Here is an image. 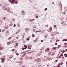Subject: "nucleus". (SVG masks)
<instances>
[{
  "label": "nucleus",
  "mask_w": 67,
  "mask_h": 67,
  "mask_svg": "<svg viewBox=\"0 0 67 67\" xmlns=\"http://www.w3.org/2000/svg\"><path fill=\"white\" fill-rule=\"evenodd\" d=\"M5 56L4 55L3 56V57H2L1 58V60H2V63H4V60H5Z\"/></svg>",
  "instance_id": "1"
},
{
  "label": "nucleus",
  "mask_w": 67,
  "mask_h": 67,
  "mask_svg": "<svg viewBox=\"0 0 67 67\" xmlns=\"http://www.w3.org/2000/svg\"><path fill=\"white\" fill-rule=\"evenodd\" d=\"M40 60V59L39 58H38V59H36L35 60V61H36V60H37V62L38 63H40L41 62V60Z\"/></svg>",
  "instance_id": "2"
},
{
  "label": "nucleus",
  "mask_w": 67,
  "mask_h": 67,
  "mask_svg": "<svg viewBox=\"0 0 67 67\" xmlns=\"http://www.w3.org/2000/svg\"><path fill=\"white\" fill-rule=\"evenodd\" d=\"M9 1L11 3H13V2H14V0H9Z\"/></svg>",
  "instance_id": "3"
},
{
  "label": "nucleus",
  "mask_w": 67,
  "mask_h": 67,
  "mask_svg": "<svg viewBox=\"0 0 67 67\" xmlns=\"http://www.w3.org/2000/svg\"><path fill=\"white\" fill-rule=\"evenodd\" d=\"M18 63H19L20 65H22L23 64V63H22V61H20L19 62H18Z\"/></svg>",
  "instance_id": "4"
},
{
  "label": "nucleus",
  "mask_w": 67,
  "mask_h": 67,
  "mask_svg": "<svg viewBox=\"0 0 67 67\" xmlns=\"http://www.w3.org/2000/svg\"><path fill=\"white\" fill-rule=\"evenodd\" d=\"M4 10H7V11H9L10 10V8H5V9H4Z\"/></svg>",
  "instance_id": "5"
},
{
  "label": "nucleus",
  "mask_w": 67,
  "mask_h": 67,
  "mask_svg": "<svg viewBox=\"0 0 67 67\" xmlns=\"http://www.w3.org/2000/svg\"><path fill=\"white\" fill-rule=\"evenodd\" d=\"M29 28H25V30L26 32H29Z\"/></svg>",
  "instance_id": "6"
},
{
  "label": "nucleus",
  "mask_w": 67,
  "mask_h": 67,
  "mask_svg": "<svg viewBox=\"0 0 67 67\" xmlns=\"http://www.w3.org/2000/svg\"><path fill=\"white\" fill-rule=\"evenodd\" d=\"M18 2L17 1H15V0H14V2H13V3H14V2H15V3L16 4H18V2H19V1H18Z\"/></svg>",
  "instance_id": "7"
},
{
  "label": "nucleus",
  "mask_w": 67,
  "mask_h": 67,
  "mask_svg": "<svg viewBox=\"0 0 67 67\" xmlns=\"http://www.w3.org/2000/svg\"><path fill=\"white\" fill-rule=\"evenodd\" d=\"M20 29H19V30L18 31L16 32V34H18L19 33H20Z\"/></svg>",
  "instance_id": "8"
},
{
  "label": "nucleus",
  "mask_w": 67,
  "mask_h": 67,
  "mask_svg": "<svg viewBox=\"0 0 67 67\" xmlns=\"http://www.w3.org/2000/svg\"><path fill=\"white\" fill-rule=\"evenodd\" d=\"M11 41H9L7 43V44L8 45H10V44H11Z\"/></svg>",
  "instance_id": "9"
},
{
  "label": "nucleus",
  "mask_w": 67,
  "mask_h": 67,
  "mask_svg": "<svg viewBox=\"0 0 67 67\" xmlns=\"http://www.w3.org/2000/svg\"><path fill=\"white\" fill-rule=\"evenodd\" d=\"M24 47H25V49H26L27 48V46L25 45L24 46Z\"/></svg>",
  "instance_id": "10"
},
{
  "label": "nucleus",
  "mask_w": 67,
  "mask_h": 67,
  "mask_svg": "<svg viewBox=\"0 0 67 67\" xmlns=\"http://www.w3.org/2000/svg\"><path fill=\"white\" fill-rule=\"evenodd\" d=\"M63 42H64V41H67V39H64L63 40Z\"/></svg>",
  "instance_id": "11"
},
{
  "label": "nucleus",
  "mask_w": 67,
  "mask_h": 67,
  "mask_svg": "<svg viewBox=\"0 0 67 67\" xmlns=\"http://www.w3.org/2000/svg\"><path fill=\"white\" fill-rule=\"evenodd\" d=\"M3 48H4L3 47H0V50H2V49H3Z\"/></svg>",
  "instance_id": "12"
},
{
  "label": "nucleus",
  "mask_w": 67,
  "mask_h": 67,
  "mask_svg": "<svg viewBox=\"0 0 67 67\" xmlns=\"http://www.w3.org/2000/svg\"><path fill=\"white\" fill-rule=\"evenodd\" d=\"M28 58H29V57H26L25 58V59H26V60L27 59H28Z\"/></svg>",
  "instance_id": "13"
},
{
  "label": "nucleus",
  "mask_w": 67,
  "mask_h": 67,
  "mask_svg": "<svg viewBox=\"0 0 67 67\" xmlns=\"http://www.w3.org/2000/svg\"><path fill=\"white\" fill-rule=\"evenodd\" d=\"M51 53H52L51 51H50V52L48 54V55H51Z\"/></svg>",
  "instance_id": "14"
},
{
  "label": "nucleus",
  "mask_w": 67,
  "mask_h": 67,
  "mask_svg": "<svg viewBox=\"0 0 67 67\" xmlns=\"http://www.w3.org/2000/svg\"><path fill=\"white\" fill-rule=\"evenodd\" d=\"M34 20H35V19H30V21H34Z\"/></svg>",
  "instance_id": "15"
},
{
  "label": "nucleus",
  "mask_w": 67,
  "mask_h": 67,
  "mask_svg": "<svg viewBox=\"0 0 67 67\" xmlns=\"http://www.w3.org/2000/svg\"><path fill=\"white\" fill-rule=\"evenodd\" d=\"M12 20L13 22H14V21H15V19L14 18H13Z\"/></svg>",
  "instance_id": "16"
},
{
  "label": "nucleus",
  "mask_w": 67,
  "mask_h": 67,
  "mask_svg": "<svg viewBox=\"0 0 67 67\" xmlns=\"http://www.w3.org/2000/svg\"><path fill=\"white\" fill-rule=\"evenodd\" d=\"M29 59H32V57H30L28 58Z\"/></svg>",
  "instance_id": "17"
},
{
  "label": "nucleus",
  "mask_w": 67,
  "mask_h": 67,
  "mask_svg": "<svg viewBox=\"0 0 67 67\" xmlns=\"http://www.w3.org/2000/svg\"><path fill=\"white\" fill-rule=\"evenodd\" d=\"M13 25V24L11 23L10 24V26H12Z\"/></svg>",
  "instance_id": "18"
},
{
  "label": "nucleus",
  "mask_w": 67,
  "mask_h": 67,
  "mask_svg": "<svg viewBox=\"0 0 67 67\" xmlns=\"http://www.w3.org/2000/svg\"><path fill=\"white\" fill-rule=\"evenodd\" d=\"M26 40H27L28 41H29V40H30V38H26Z\"/></svg>",
  "instance_id": "19"
},
{
  "label": "nucleus",
  "mask_w": 67,
  "mask_h": 67,
  "mask_svg": "<svg viewBox=\"0 0 67 67\" xmlns=\"http://www.w3.org/2000/svg\"><path fill=\"white\" fill-rule=\"evenodd\" d=\"M50 31L52 30V27H51L50 28Z\"/></svg>",
  "instance_id": "20"
},
{
  "label": "nucleus",
  "mask_w": 67,
  "mask_h": 67,
  "mask_svg": "<svg viewBox=\"0 0 67 67\" xmlns=\"http://www.w3.org/2000/svg\"><path fill=\"white\" fill-rule=\"evenodd\" d=\"M13 57V56H10V57H9V59H11V58H12V57Z\"/></svg>",
  "instance_id": "21"
},
{
  "label": "nucleus",
  "mask_w": 67,
  "mask_h": 67,
  "mask_svg": "<svg viewBox=\"0 0 67 67\" xmlns=\"http://www.w3.org/2000/svg\"><path fill=\"white\" fill-rule=\"evenodd\" d=\"M60 64H58V67H60Z\"/></svg>",
  "instance_id": "22"
},
{
  "label": "nucleus",
  "mask_w": 67,
  "mask_h": 67,
  "mask_svg": "<svg viewBox=\"0 0 67 67\" xmlns=\"http://www.w3.org/2000/svg\"><path fill=\"white\" fill-rule=\"evenodd\" d=\"M25 54H26V53L25 54H23V57H24L25 56Z\"/></svg>",
  "instance_id": "23"
},
{
  "label": "nucleus",
  "mask_w": 67,
  "mask_h": 67,
  "mask_svg": "<svg viewBox=\"0 0 67 67\" xmlns=\"http://www.w3.org/2000/svg\"><path fill=\"white\" fill-rule=\"evenodd\" d=\"M32 37H35V35L34 34L32 35Z\"/></svg>",
  "instance_id": "24"
},
{
  "label": "nucleus",
  "mask_w": 67,
  "mask_h": 67,
  "mask_svg": "<svg viewBox=\"0 0 67 67\" xmlns=\"http://www.w3.org/2000/svg\"><path fill=\"white\" fill-rule=\"evenodd\" d=\"M61 46H60V45H59L58 47V48H59V47H60Z\"/></svg>",
  "instance_id": "25"
},
{
  "label": "nucleus",
  "mask_w": 67,
  "mask_h": 67,
  "mask_svg": "<svg viewBox=\"0 0 67 67\" xmlns=\"http://www.w3.org/2000/svg\"><path fill=\"white\" fill-rule=\"evenodd\" d=\"M22 49H23V50H24V49H25V48H22Z\"/></svg>",
  "instance_id": "26"
},
{
  "label": "nucleus",
  "mask_w": 67,
  "mask_h": 67,
  "mask_svg": "<svg viewBox=\"0 0 67 67\" xmlns=\"http://www.w3.org/2000/svg\"><path fill=\"white\" fill-rule=\"evenodd\" d=\"M60 65H63V63L61 62L60 63Z\"/></svg>",
  "instance_id": "27"
},
{
  "label": "nucleus",
  "mask_w": 67,
  "mask_h": 67,
  "mask_svg": "<svg viewBox=\"0 0 67 67\" xmlns=\"http://www.w3.org/2000/svg\"><path fill=\"white\" fill-rule=\"evenodd\" d=\"M57 42H59V40H56Z\"/></svg>",
  "instance_id": "28"
},
{
  "label": "nucleus",
  "mask_w": 67,
  "mask_h": 67,
  "mask_svg": "<svg viewBox=\"0 0 67 67\" xmlns=\"http://www.w3.org/2000/svg\"><path fill=\"white\" fill-rule=\"evenodd\" d=\"M47 10V8H46L44 9L45 11H46Z\"/></svg>",
  "instance_id": "29"
},
{
  "label": "nucleus",
  "mask_w": 67,
  "mask_h": 67,
  "mask_svg": "<svg viewBox=\"0 0 67 67\" xmlns=\"http://www.w3.org/2000/svg\"><path fill=\"white\" fill-rule=\"evenodd\" d=\"M21 12H22V13H24V11L23 10H22L21 11Z\"/></svg>",
  "instance_id": "30"
},
{
  "label": "nucleus",
  "mask_w": 67,
  "mask_h": 67,
  "mask_svg": "<svg viewBox=\"0 0 67 67\" xmlns=\"http://www.w3.org/2000/svg\"><path fill=\"white\" fill-rule=\"evenodd\" d=\"M60 56H61V57H63V55L62 54H60Z\"/></svg>",
  "instance_id": "31"
},
{
  "label": "nucleus",
  "mask_w": 67,
  "mask_h": 67,
  "mask_svg": "<svg viewBox=\"0 0 67 67\" xmlns=\"http://www.w3.org/2000/svg\"><path fill=\"white\" fill-rule=\"evenodd\" d=\"M9 34L8 33H7L6 34V35L7 36H8V35Z\"/></svg>",
  "instance_id": "32"
},
{
  "label": "nucleus",
  "mask_w": 67,
  "mask_h": 67,
  "mask_svg": "<svg viewBox=\"0 0 67 67\" xmlns=\"http://www.w3.org/2000/svg\"><path fill=\"white\" fill-rule=\"evenodd\" d=\"M53 48L54 49H54V50H55V49H56V47H54Z\"/></svg>",
  "instance_id": "33"
},
{
  "label": "nucleus",
  "mask_w": 67,
  "mask_h": 67,
  "mask_svg": "<svg viewBox=\"0 0 67 67\" xmlns=\"http://www.w3.org/2000/svg\"><path fill=\"white\" fill-rule=\"evenodd\" d=\"M21 14L22 15H24V14H24V13H21Z\"/></svg>",
  "instance_id": "34"
},
{
  "label": "nucleus",
  "mask_w": 67,
  "mask_h": 67,
  "mask_svg": "<svg viewBox=\"0 0 67 67\" xmlns=\"http://www.w3.org/2000/svg\"><path fill=\"white\" fill-rule=\"evenodd\" d=\"M64 13H63V14H65V13H66V12L64 11Z\"/></svg>",
  "instance_id": "35"
},
{
  "label": "nucleus",
  "mask_w": 67,
  "mask_h": 67,
  "mask_svg": "<svg viewBox=\"0 0 67 67\" xmlns=\"http://www.w3.org/2000/svg\"><path fill=\"white\" fill-rule=\"evenodd\" d=\"M38 16H37V15L36 16V18H38Z\"/></svg>",
  "instance_id": "36"
},
{
  "label": "nucleus",
  "mask_w": 67,
  "mask_h": 67,
  "mask_svg": "<svg viewBox=\"0 0 67 67\" xmlns=\"http://www.w3.org/2000/svg\"><path fill=\"white\" fill-rule=\"evenodd\" d=\"M16 55H17V56L19 55V53H16Z\"/></svg>",
  "instance_id": "37"
},
{
  "label": "nucleus",
  "mask_w": 67,
  "mask_h": 67,
  "mask_svg": "<svg viewBox=\"0 0 67 67\" xmlns=\"http://www.w3.org/2000/svg\"><path fill=\"white\" fill-rule=\"evenodd\" d=\"M5 17H4L3 18V19L4 20H5Z\"/></svg>",
  "instance_id": "38"
},
{
  "label": "nucleus",
  "mask_w": 67,
  "mask_h": 67,
  "mask_svg": "<svg viewBox=\"0 0 67 67\" xmlns=\"http://www.w3.org/2000/svg\"><path fill=\"white\" fill-rule=\"evenodd\" d=\"M15 26H16V25L15 24H14V27H15Z\"/></svg>",
  "instance_id": "39"
},
{
  "label": "nucleus",
  "mask_w": 67,
  "mask_h": 67,
  "mask_svg": "<svg viewBox=\"0 0 67 67\" xmlns=\"http://www.w3.org/2000/svg\"><path fill=\"white\" fill-rule=\"evenodd\" d=\"M56 26H57L56 25H54V27H55H55H56Z\"/></svg>",
  "instance_id": "40"
},
{
  "label": "nucleus",
  "mask_w": 67,
  "mask_h": 67,
  "mask_svg": "<svg viewBox=\"0 0 67 67\" xmlns=\"http://www.w3.org/2000/svg\"><path fill=\"white\" fill-rule=\"evenodd\" d=\"M64 56H66V55H67V54L65 53V54H64Z\"/></svg>",
  "instance_id": "41"
},
{
  "label": "nucleus",
  "mask_w": 67,
  "mask_h": 67,
  "mask_svg": "<svg viewBox=\"0 0 67 67\" xmlns=\"http://www.w3.org/2000/svg\"><path fill=\"white\" fill-rule=\"evenodd\" d=\"M47 50H48V51H49V48H47Z\"/></svg>",
  "instance_id": "42"
},
{
  "label": "nucleus",
  "mask_w": 67,
  "mask_h": 67,
  "mask_svg": "<svg viewBox=\"0 0 67 67\" xmlns=\"http://www.w3.org/2000/svg\"><path fill=\"white\" fill-rule=\"evenodd\" d=\"M58 60H55V62H58Z\"/></svg>",
  "instance_id": "43"
},
{
  "label": "nucleus",
  "mask_w": 67,
  "mask_h": 67,
  "mask_svg": "<svg viewBox=\"0 0 67 67\" xmlns=\"http://www.w3.org/2000/svg\"><path fill=\"white\" fill-rule=\"evenodd\" d=\"M14 50H15V49H13L12 50V52H13V51H14Z\"/></svg>",
  "instance_id": "44"
},
{
  "label": "nucleus",
  "mask_w": 67,
  "mask_h": 67,
  "mask_svg": "<svg viewBox=\"0 0 67 67\" xmlns=\"http://www.w3.org/2000/svg\"><path fill=\"white\" fill-rule=\"evenodd\" d=\"M55 45H57V43H55Z\"/></svg>",
  "instance_id": "45"
},
{
  "label": "nucleus",
  "mask_w": 67,
  "mask_h": 67,
  "mask_svg": "<svg viewBox=\"0 0 67 67\" xmlns=\"http://www.w3.org/2000/svg\"><path fill=\"white\" fill-rule=\"evenodd\" d=\"M38 38H36V40L37 41V40H38Z\"/></svg>",
  "instance_id": "46"
},
{
  "label": "nucleus",
  "mask_w": 67,
  "mask_h": 67,
  "mask_svg": "<svg viewBox=\"0 0 67 67\" xmlns=\"http://www.w3.org/2000/svg\"><path fill=\"white\" fill-rule=\"evenodd\" d=\"M39 32V31H37L36 32V33H37V32Z\"/></svg>",
  "instance_id": "47"
},
{
  "label": "nucleus",
  "mask_w": 67,
  "mask_h": 67,
  "mask_svg": "<svg viewBox=\"0 0 67 67\" xmlns=\"http://www.w3.org/2000/svg\"><path fill=\"white\" fill-rule=\"evenodd\" d=\"M31 47H29V49H31Z\"/></svg>",
  "instance_id": "48"
},
{
  "label": "nucleus",
  "mask_w": 67,
  "mask_h": 67,
  "mask_svg": "<svg viewBox=\"0 0 67 67\" xmlns=\"http://www.w3.org/2000/svg\"><path fill=\"white\" fill-rule=\"evenodd\" d=\"M16 46H18V44H16Z\"/></svg>",
  "instance_id": "49"
},
{
  "label": "nucleus",
  "mask_w": 67,
  "mask_h": 67,
  "mask_svg": "<svg viewBox=\"0 0 67 67\" xmlns=\"http://www.w3.org/2000/svg\"><path fill=\"white\" fill-rule=\"evenodd\" d=\"M64 45H66V44H67V43H64Z\"/></svg>",
  "instance_id": "50"
},
{
  "label": "nucleus",
  "mask_w": 67,
  "mask_h": 67,
  "mask_svg": "<svg viewBox=\"0 0 67 67\" xmlns=\"http://www.w3.org/2000/svg\"><path fill=\"white\" fill-rule=\"evenodd\" d=\"M43 41H44V40H41V42H43Z\"/></svg>",
  "instance_id": "51"
},
{
  "label": "nucleus",
  "mask_w": 67,
  "mask_h": 67,
  "mask_svg": "<svg viewBox=\"0 0 67 67\" xmlns=\"http://www.w3.org/2000/svg\"><path fill=\"white\" fill-rule=\"evenodd\" d=\"M20 60H22V58H20Z\"/></svg>",
  "instance_id": "52"
},
{
  "label": "nucleus",
  "mask_w": 67,
  "mask_h": 67,
  "mask_svg": "<svg viewBox=\"0 0 67 67\" xmlns=\"http://www.w3.org/2000/svg\"><path fill=\"white\" fill-rule=\"evenodd\" d=\"M62 7H61L60 8V11L62 10Z\"/></svg>",
  "instance_id": "53"
},
{
  "label": "nucleus",
  "mask_w": 67,
  "mask_h": 67,
  "mask_svg": "<svg viewBox=\"0 0 67 67\" xmlns=\"http://www.w3.org/2000/svg\"><path fill=\"white\" fill-rule=\"evenodd\" d=\"M44 37L45 38L47 37V36L46 35L44 36Z\"/></svg>",
  "instance_id": "54"
},
{
  "label": "nucleus",
  "mask_w": 67,
  "mask_h": 67,
  "mask_svg": "<svg viewBox=\"0 0 67 67\" xmlns=\"http://www.w3.org/2000/svg\"><path fill=\"white\" fill-rule=\"evenodd\" d=\"M65 51V52H67V49H66Z\"/></svg>",
  "instance_id": "55"
},
{
  "label": "nucleus",
  "mask_w": 67,
  "mask_h": 67,
  "mask_svg": "<svg viewBox=\"0 0 67 67\" xmlns=\"http://www.w3.org/2000/svg\"><path fill=\"white\" fill-rule=\"evenodd\" d=\"M30 45L28 46V48L30 47Z\"/></svg>",
  "instance_id": "56"
},
{
  "label": "nucleus",
  "mask_w": 67,
  "mask_h": 67,
  "mask_svg": "<svg viewBox=\"0 0 67 67\" xmlns=\"http://www.w3.org/2000/svg\"><path fill=\"white\" fill-rule=\"evenodd\" d=\"M59 58H61V57L60 56H59Z\"/></svg>",
  "instance_id": "57"
},
{
  "label": "nucleus",
  "mask_w": 67,
  "mask_h": 67,
  "mask_svg": "<svg viewBox=\"0 0 67 67\" xmlns=\"http://www.w3.org/2000/svg\"><path fill=\"white\" fill-rule=\"evenodd\" d=\"M62 58H64V57H62Z\"/></svg>",
  "instance_id": "58"
},
{
  "label": "nucleus",
  "mask_w": 67,
  "mask_h": 67,
  "mask_svg": "<svg viewBox=\"0 0 67 67\" xmlns=\"http://www.w3.org/2000/svg\"><path fill=\"white\" fill-rule=\"evenodd\" d=\"M63 53H65V50H63Z\"/></svg>",
  "instance_id": "59"
},
{
  "label": "nucleus",
  "mask_w": 67,
  "mask_h": 67,
  "mask_svg": "<svg viewBox=\"0 0 67 67\" xmlns=\"http://www.w3.org/2000/svg\"><path fill=\"white\" fill-rule=\"evenodd\" d=\"M34 28H36V26H34Z\"/></svg>",
  "instance_id": "60"
},
{
  "label": "nucleus",
  "mask_w": 67,
  "mask_h": 67,
  "mask_svg": "<svg viewBox=\"0 0 67 67\" xmlns=\"http://www.w3.org/2000/svg\"><path fill=\"white\" fill-rule=\"evenodd\" d=\"M65 57H67V55H65Z\"/></svg>",
  "instance_id": "61"
},
{
  "label": "nucleus",
  "mask_w": 67,
  "mask_h": 67,
  "mask_svg": "<svg viewBox=\"0 0 67 67\" xmlns=\"http://www.w3.org/2000/svg\"><path fill=\"white\" fill-rule=\"evenodd\" d=\"M41 31H42V30H40L39 31L40 32H41Z\"/></svg>",
  "instance_id": "62"
},
{
  "label": "nucleus",
  "mask_w": 67,
  "mask_h": 67,
  "mask_svg": "<svg viewBox=\"0 0 67 67\" xmlns=\"http://www.w3.org/2000/svg\"><path fill=\"white\" fill-rule=\"evenodd\" d=\"M13 42H14L13 41H12L11 43H13Z\"/></svg>",
  "instance_id": "63"
},
{
  "label": "nucleus",
  "mask_w": 67,
  "mask_h": 67,
  "mask_svg": "<svg viewBox=\"0 0 67 67\" xmlns=\"http://www.w3.org/2000/svg\"><path fill=\"white\" fill-rule=\"evenodd\" d=\"M47 49H46L45 50V52H47Z\"/></svg>",
  "instance_id": "64"
}]
</instances>
